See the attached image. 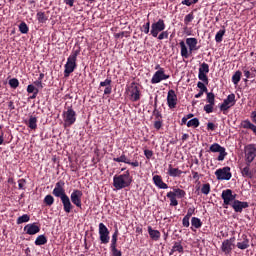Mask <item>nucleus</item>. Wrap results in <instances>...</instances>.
Here are the masks:
<instances>
[{"instance_id": "obj_1", "label": "nucleus", "mask_w": 256, "mask_h": 256, "mask_svg": "<svg viewBox=\"0 0 256 256\" xmlns=\"http://www.w3.org/2000/svg\"><path fill=\"white\" fill-rule=\"evenodd\" d=\"M64 186H65L64 181L61 180V181L57 182L56 186L53 190V195L58 197V198H61V201H62L63 206H64V211L66 213H70L71 210L73 209V205L71 203V200H70L69 196L65 192Z\"/></svg>"}, {"instance_id": "obj_2", "label": "nucleus", "mask_w": 256, "mask_h": 256, "mask_svg": "<svg viewBox=\"0 0 256 256\" xmlns=\"http://www.w3.org/2000/svg\"><path fill=\"white\" fill-rule=\"evenodd\" d=\"M133 182V177L130 174V171L127 170L124 174L114 175L113 185L116 190H121L127 188Z\"/></svg>"}, {"instance_id": "obj_3", "label": "nucleus", "mask_w": 256, "mask_h": 256, "mask_svg": "<svg viewBox=\"0 0 256 256\" xmlns=\"http://www.w3.org/2000/svg\"><path fill=\"white\" fill-rule=\"evenodd\" d=\"M80 54V49L75 50L72 52V54L69 56L67 63L65 65V71L64 76L69 77L71 73L74 72V70L77 68V57Z\"/></svg>"}, {"instance_id": "obj_4", "label": "nucleus", "mask_w": 256, "mask_h": 256, "mask_svg": "<svg viewBox=\"0 0 256 256\" xmlns=\"http://www.w3.org/2000/svg\"><path fill=\"white\" fill-rule=\"evenodd\" d=\"M185 196H186V192L179 188H173V191H170L168 192V194H166V197H168L170 201V206H177L178 205L177 198L182 199Z\"/></svg>"}, {"instance_id": "obj_5", "label": "nucleus", "mask_w": 256, "mask_h": 256, "mask_svg": "<svg viewBox=\"0 0 256 256\" xmlns=\"http://www.w3.org/2000/svg\"><path fill=\"white\" fill-rule=\"evenodd\" d=\"M236 194H233V191L231 189L223 190L221 193V198L223 200V208H228V205L233 204V202L236 200Z\"/></svg>"}, {"instance_id": "obj_6", "label": "nucleus", "mask_w": 256, "mask_h": 256, "mask_svg": "<svg viewBox=\"0 0 256 256\" xmlns=\"http://www.w3.org/2000/svg\"><path fill=\"white\" fill-rule=\"evenodd\" d=\"M246 164H251L256 158V145L249 144L244 150Z\"/></svg>"}, {"instance_id": "obj_7", "label": "nucleus", "mask_w": 256, "mask_h": 256, "mask_svg": "<svg viewBox=\"0 0 256 256\" xmlns=\"http://www.w3.org/2000/svg\"><path fill=\"white\" fill-rule=\"evenodd\" d=\"M165 28V21L163 19H159L157 22L152 23V29L150 30V34H152V37L157 38L159 33L163 32Z\"/></svg>"}, {"instance_id": "obj_8", "label": "nucleus", "mask_w": 256, "mask_h": 256, "mask_svg": "<svg viewBox=\"0 0 256 256\" xmlns=\"http://www.w3.org/2000/svg\"><path fill=\"white\" fill-rule=\"evenodd\" d=\"M217 180H230L232 178L231 168L226 166L215 171Z\"/></svg>"}, {"instance_id": "obj_9", "label": "nucleus", "mask_w": 256, "mask_h": 256, "mask_svg": "<svg viewBox=\"0 0 256 256\" xmlns=\"http://www.w3.org/2000/svg\"><path fill=\"white\" fill-rule=\"evenodd\" d=\"M209 151L213 152V153H219V155L217 157L218 161H223L225 159V157L227 156L226 149L224 147H222L221 145H219L218 143H213L212 145H210Z\"/></svg>"}, {"instance_id": "obj_10", "label": "nucleus", "mask_w": 256, "mask_h": 256, "mask_svg": "<svg viewBox=\"0 0 256 256\" xmlns=\"http://www.w3.org/2000/svg\"><path fill=\"white\" fill-rule=\"evenodd\" d=\"M110 232L109 229L106 227L104 223L99 224V235H100V241L102 245H107L110 241Z\"/></svg>"}, {"instance_id": "obj_11", "label": "nucleus", "mask_w": 256, "mask_h": 256, "mask_svg": "<svg viewBox=\"0 0 256 256\" xmlns=\"http://www.w3.org/2000/svg\"><path fill=\"white\" fill-rule=\"evenodd\" d=\"M119 231L116 229L114 234H112V240L110 241V251H112V256H122L121 250L117 249Z\"/></svg>"}, {"instance_id": "obj_12", "label": "nucleus", "mask_w": 256, "mask_h": 256, "mask_svg": "<svg viewBox=\"0 0 256 256\" xmlns=\"http://www.w3.org/2000/svg\"><path fill=\"white\" fill-rule=\"evenodd\" d=\"M63 118L66 126H71L76 122V112L69 107L67 111L63 113Z\"/></svg>"}, {"instance_id": "obj_13", "label": "nucleus", "mask_w": 256, "mask_h": 256, "mask_svg": "<svg viewBox=\"0 0 256 256\" xmlns=\"http://www.w3.org/2000/svg\"><path fill=\"white\" fill-rule=\"evenodd\" d=\"M235 243V237H231L230 239H226L221 244V251L224 255H231L233 251V246Z\"/></svg>"}, {"instance_id": "obj_14", "label": "nucleus", "mask_w": 256, "mask_h": 256, "mask_svg": "<svg viewBox=\"0 0 256 256\" xmlns=\"http://www.w3.org/2000/svg\"><path fill=\"white\" fill-rule=\"evenodd\" d=\"M236 104V96L235 94H229L223 103L220 105L221 111H227L229 108Z\"/></svg>"}, {"instance_id": "obj_15", "label": "nucleus", "mask_w": 256, "mask_h": 256, "mask_svg": "<svg viewBox=\"0 0 256 256\" xmlns=\"http://www.w3.org/2000/svg\"><path fill=\"white\" fill-rule=\"evenodd\" d=\"M170 78V75H166L165 74V70L163 68H160V70L156 71V73H154V76H152V80H150V82L152 84H158L163 80H167Z\"/></svg>"}, {"instance_id": "obj_16", "label": "nucleus", "mask_w": 256, "mask_h": 256, "mask_svg": "<svg viewBox=\"0 0 256 256\" xmlns=\"http://www.w3.org/2000/svg\"><path fill=\"white\" fill-rule=\"evenodd\" d=\"M237 249L244 251L245 249H249L250 240L246 234H242L238 237V242L236 243Z\"/></svg>"}, {"instance_id": "obj_17", "label": "nucleus", "mask_w": 256, "mask_h": 256, "mask_svg": "<svg viewBox=\"0 0 256 256\" xmlns=\"http://www.w3.org/2000/svg\"><path fill=\"white\" fill-rule=\"evenodd\" d=\"M82 196H83V192L78 189H75L71 194L72 203L75 204L79 208L82 207Z\"/></svg>"}, {"instance_id": "obj_18", "label": "nucleus", "mask_w": 256, "mask_h": 256, "mask_svg": "<svg viewBox=\"0 0 256 256\" xmlns=\"http://www.w3.org/2000/svg\"><path fill=\"white\" fill-rule=\"evenodd\" d=\"M166 101L168 102V107L170 109L176 108L178 98L174 90L168 91V97L166 98Z\"/></svg>"}, {"instance_id": "obj_19", "label": "nucleus", "mask_w": 256, "mask_h": 256, "mask_svg": "<svg viewBox=\"0 0 256 256\" xmlns=\"http://www.w3.org/2000/svg\"><path fill=\"white\" fill-rule=\"evenodd\" d=\"M231 207L233 208V210L235 212L241 213L243 211V209L249 207V203L248 202H242V201H239V200H234L231 204Z\"/></svg>"}, {"instance_id": "obj_20", "label": "nucleus", "mask_w": 256, "mask_h": 256, "mask_svg": "<svg viewBox=\"0 0 256 256\" xmlns=\"http://www.w3.org/2000/svg\"><path fill=\"white\" fill-rule=\"evenodd\" d=\"M140 90L139 87L135 85V83H132V85H130V100H132L133 102H137L138 100H140Z\"/></svg>"}, {"instance_id": "obj_21", "label": "nucleus", "mask_w": 256, "mask_h": 256, "mask_svg": "<svg viewBox=\"0 0 256 256\" xmlns=\"http://www.w3.org/2000/svg\"><path fill=\"white\" fill-rule=\"evenodd\" d=\"M114 162H118V163H126L128 165H132V167H138L139 166V162L136 160L134 162H131L130 159L127 158V156L122 153V155H120L119 157H116L114 159Z\"/></svg>"}, {"instance_id": "obj_22", "label": "nucleus", "mask_w": 256, "mask_h": 256, "mask_svg": "<svg viewBox=\"0 0 256 256\" xmlns=\"http://www.w3.org/2000/svg\"><path fill=\"white\" fill-rule=\"evenodd\" d=\"M24 231L28 235H35L40 232V226L37 223H30L24 227Z\"/></svg>"}, {"instance_id": "obj_23", "label": "nucleus", "mask_w": 256, "mask_h": 256, "mask_svg": "<svg viewBox=\"0 0 256 256\" xmlns=\"http://www.w3.org/2000/svg\"><path fill=\"white\" fill-rule=\"evenodd\" d=\"M185 42L186 45L188 46L189 54H192L193 51H197L200 49V47H197L198 40L196 38H187Z\"/></svg>"}, {"instance_id": "obj_24", "label": "nucleus", "mask_w": 256, "mask_h": 256, "mask_svg": "<svg viewBox=\"0 0 256 256\" xmlns=\"http://www.w3.org/2000/svg\"><path fill=\"white\" fill-rule=\"evenodd\" d=\"M111 83H112L111 78H107L106 80L100 83V88L106 87L104 88V95H110L112 93Z\"/></svg>"}, {"instance_id": "obj_25", "label": "nucleus", "mask_w": 256, "mask_h": 256, "mask_svg": "<svg viewBox=\"0 0 256 256\" xmlns=\"http://www.w3.org/2000/svg\"><path fill=\"white\" fill-rule=\"evenodd\" d=\"M152 181H154V185H156V187L160 189L168 188V185L165 182H163V179L160 175H155L154 177H152Z\"/></svg>"}, {"instance_id": "obj_26", "label": "nucleus", "mask_w": 256, "mask_h": 256, "mask_svg": "<svg viewBox=\"0 0 256 256\" xmlns=\"http://www.w3.org/2000/svg\"><path fill=\"white\" fill-rule=\"evenodd\" d=\"M148 234L152 241H159V239H161V232L153 229L151 226H148Z\"/></svg>"}, {"instance_id": "obj_27", "label": "nucleus", "mask_w": 256, "mask_h": 256, "mask_svg": "<svg viewBox=\"0 0 256 256\" xmlns=\"http://www.w3.org/2000/svg\"><path fill=\"white\" fill-rule=\"evenodd\" d=\"M185 173L184 171L178 169V168H173L172 165H168V175L170 177L176 178V177H181V175Z\"/></svg>"}, {"instance_id": "obj_28", "label": "nucleus", "mask_w": 256, "mask_h": 256, "mask_svg": "<svg viewBox=\"0 0 256 256\" xmlns=\"http://www.w3.org/2000/svg\"><path fill=\"white\" fill-rule=\"evenodd\" d=\"M179 46H180L181 57L188 59L191 54H190V50L188 51V48H187L185 42L184 41L179 42Z\"/></svg>"}, {"instance_id": "obj_29", "label": "nucleus", "mask_w": 256, "mask_h": 256, "mask_svg": "<svg viewBox=\"0 0 256 256\" xmlns=\"http://www.w3.org/2000/svg\"><path fill=\"white\" fill-rule=\"evenodd\" d=\"M241 127L243 129H250L253 131V133L256 135V126L252 124V122L248 119L241 121L240 123Z\"/></svg>"}, {"instance_id": "obj_30", "label": "nucleus", "mask_w": 256, "mask_h": 256, "mask_svg": "<svg viewBox=\"0 0 256 256\" xmlns=\"http://www.w3.org/2000/svg\"><path fill=\"white\" fill-rule=\"evenodd\" d=\"M37 121H38V120H37V117L31 115V116L29 117V120L26 121V125H27L30 129L35 130V129H37Z\"/></svg>"}, {"instance_id": "obj_31", "label": "nucleus", "mask_w": 256, "mask_h": 256, "mask_svg": "<svg viewBox=\"0 0 256 256\" xmlns=\"http://www.w3.org/2000/svg\"><path fill=\"white\" fill-rule=\"evenodd\" d=\"M176 251L178 253H184V248L180 242H174V244L171 248L170 255H173V253H176Z\"/></svg>"}, {"instance_id": "obj_32", "label": "nucleus", "mask_w": 256, "mask_h": 256, "mask_svg": "<svg viewBox=\"0 0 256 256\" xmlns=\"http://www.w3.org/2000/svg\"><path fill=\"white\" fill-rule=\"evenodd\" d=\"M241 174L243 177L252 178L253 172L250 169V164H247L244 168L241 169Z\"/></svg>"}, {"instance_id": "obj_33", "label": "nucleus", "mask_w": 256, "mask_h": 256, "mask_svg": "<svg viewBox=\"0 0 256 256\" xmlns=\"http://www.w3.org/2000/svg\"><path fill=\"white\" fill-rule=\"evenodd\" d=\"M241 77H242V72L241 71H236L232 78H231V81L234 85H238L239 82L241 81Z\"/></svg>"}, {"instance_id": "obj_34", "label": "nucleus", "mask_w": 256, "mask_h": 256, "mask_svg": "<svg viewBox=\"0 0 256 256\" xmlns=\"http://www.w3.org/2000/svg\"><path fill=\"white\" fill-rule=\"evenodd\" d=\"M48 239L45 235H39L36 240H35V245L41 246V245H46Z\"/></svg>"}, {"instance_id": "obj_35", "label": "nucleus", "mask_w": 256, "mask_h": 256, "mask_svg": "<svg viewBox=\"0 0 256 256\" xmlns=\"http://www.w3.org/2000/svg\"><path fill=\"white\" fill-rule=\"evenodd\" d=\"M203 225L201 219L197 218V217H192L191 218V226H193L195 229H199L201 228Z\"/></svg>"}, {"instance_id": "obj_36", "label": "nucleus", "mask_w": 256, "mask_h": 256, "mask_svg": "<svg viewBox=\"0 0 256 256\" xmlns=\"http://www.w3.org/2000/svg\"><path fill=\"white\" fill-rule=\"evenodd\" d=\"M209 72V65L207 63H202L198 69V74H208Z\"/></svg>"}, {"instance_id": "obj_37", "label": "nucleus", "mask_w": 256, "mask_h": 256, "mask_svg": "<svg viewBox=\"0 0 256 256\" xmlns=\"http://www.w3.org/2000/svg\"><path fill=\"white\" fill-rule=\"evenodd\" d=\"M225 33H226V30H225V29L219 30V31L216 33V35H215V42H216V43L222 42Z\"/></svg>"}, {"instance_id": "obj_38", "label": "nucleus", "mask_w": 256, "mask_h": 256, "mask_svg": "<svg viewBox=\"0 0 256 256\" xmlns=\"http://www.w3.org/2000/svg\"><path fill=\"white\" fill-rule=\"evenodd\" d=\"M199 125H200V121H199L198 118H193V119L189 120V121L186 123V126H187V127H194V128H197Z\"/></svg>"}, {"instance_id": "obj_39", "label": "nucleus", "mask_w": 256, "mask_h": 256, "mask_svg": "<svg viewBox=\"0 0 256 256\" xmlns=\"http://www.w3.org/2000/svg\"><path fill=\"white\" fill-rule=\"evenodd\" d=\"M30 221V216L28 214H24L17 219V224H22Z\"/></svg>"}, {"instance_id": "obj_40", "label": "nucleus", "mask_w": 256, "mask_h": 256, "mask_svg": "<svg viewBox=\"0 0 256 256\" xmlns=\"http://www.w3.org/2000/svg\"><path fill=\"white\" fill-rule=\"evenodd\" d=\"M211 191V185L209 183H205L202 185L201 193L208 195Z\"/></svg>"}, {"instance_id": "obj_41", "label": "nucleus", "mask_w": 256, "mask_h": 256, "mask_svg": "<svg viewBox=\"0 0 256 256\" xmlns=\"http://www.w3.org/2000/svg\"><path fill=\"white\" fill-rule=\"evenodd\" d=\"M198 79H199L200 81H202V83H204L205 85H208V84H209V79H208L207 74L198 73Z\"/></svg>"}, {"instance_id": "obj_42", "label": "nucleus", "mask_w": 256, "mask_h": 256, "mask_svg": "<svg viewBox=\"0 0 256 256\" xmlns=\"http://www.w3.org/2000/svg\"><path fill=\"white\" fill-rule=\"evenodd\" d=\"M37 19H38L39 23H45L48 20V18L46 17L44 12H38Z\"/></svg>"}, {"instance_id": "obj_43", "label": "nucleus", "mask_w": 256, "mask_h": 256, "mask_svg": "<svg viewBox=\"0 0 256 256\" xmlns=\"http://www.w3.org/2000/svg\"><path fill=\"white\" fill-rule=\"evenodd\" d=\"M193 20H194V14L193 13H189L188 15H186L184 17V24L186 26H188Z\"/></svg>"}, {"instance_id": "obj_44", "label": "nucleus", "mask_w": 256, "mask_h": 256, "mask_svg": "<svg viewBox=\"0 0 256 256\" xmlns=\"http://www.w3.org/2000/svg\"><path fill=\"white\" fill-rule=\"evenodd\" d=\"M206 101H207V103H209V104H215V94H214V93H211V92L207 93V95H206Z\"/></svg>"}, {"instance_id": "obj_45", "label": "nucleus", "mask_w": 256, "mask_h": 256, "mask_svg": "<svg viewBox=\"0 0 256 256\" xmlns=\"http://www.w3.org/2000/svg\"><path fill=\"white\" fill-rule=\"evenodd\" d=\"M214 106L215 104H212V103H208L206 104L204 107H203V110L207 113V114H210L214 111Z\"/></svg>"}, {"instance_id": "obj_46", "label": "nucleus", "mask_w": 256, "mask_h": 256, "mask_svg": "<svg viewBox=\"0 0 256 256\" xmlns=\"http://www.w3.org/2000/svg\"><path fill=\"white\" fill-rule=\"evenodd\" d=\"M19 30L22 34H27L29 32V28L27 26V24L25 22H22L20 25H19Z\"/></svg>"}, {"instance_id": "obj_47", "label": "nucleus", "mask_w": 256, "mask_h": 256, "mask_svg": "<svg viewBox=\"0 0 256 256\" xmlns=\"http://www.w3.org/2000/svg\"><path fill=\"white\" fill-rule=\"evenodd\" d=\"M197 88H199V91L201 92H204V93L208 92V88L206 87V84H204V82H198Z\"/></svg>"}, {"instance_id": "obj_48", "label": "nucleus", "mask_w": 256, "mask_h": 256, "mask_svg": "<svg viewBox=\"0 0 256 256\" xmlns=\"http://www.w3.org/2000/svg\"><path fill=\"white\" fill-rule=\"evenodd\" d=\"M198 2L199 0H183L181 4L190 7L191 5L197 4Z\"/></svg>"}, {"instance_id": "obj_49", "label": "nucleus", "mask_w": 256, "mask_h": 256, "mask_svg": "<svg viewBox=\"0 0 256 256\" xmlns=\"http://www.w3.org/2000/svg\"><path fill=\"white\" fill-rule=\"evenodd\" d=\"M144 34H149L150 32V21L146 22V24L142 25V29H140Z\"/></svg>"}, {"instance_id": "obj_50", "label": "nucleus", "mask_w": 256, "mask_h": 256, "mask_svg": "<svg viewBox=\"0 0 256 256\" xmlns=\"http://www.w3.org/2000/svg\"><path fill=\"white\" fill-rule=\"evenodd\" d=\"M44 202L48 205L51 206L54 203V197L52 195H47L44 199Z\"/></svg>"}, {"instance_id": "obj_51", "label": "nucleus", "mask_w": 256, "mask_h": 256, "mask_svg": "<svg viewBox=\"0 0 256 256\" xmlns=\"http://www.w3.org/2000/svg\"><path fill=\"white\" fill-rule=\"evenodd\" d=\"M169 38V32L168 31H162L160 32V35H158V40H164Z\"/></svg>"}, {"instance_id": "obj_52", "label": "nucleus", "mask_w": 256, "mask_h": 256, "mask_svg": "<svg viewBox=\"0 0 256 256\" xmlns=\"http://www.w3.org/2000/svg\"><path fill=\"white\" fill-rule=\"evenodd\" d=\"M11 88L16 89L19 86V81L16 78H13L9 81Z\"/></svg>"}, {"instance_id": "obj_53", "label": "nucleus", "mask_w": 256, "mask_h": 256, "mask_svg": "<svg viewBox=\"0 0 256 256\" xmlns=\"http://www.w3.org/2000/svg\"><path fill=\"white\" fill-rule=\"evenodd\" d=\"M243 73H244V76H245V78H246V79H244V82H248V79H249V78L255 77V75H253V74H252L250 71H248V70H244Z\"/></svg>"}, {"instance_id": "obj_54", "label": "nucleus", "mask_w": 256, "mask_h": 256, "mask_svg": "<svg viewBox=\"0 0 256 256\" xmlns=\"http://www.w3.org/2000/svg\"><path fill=\"white\" fill-rule=\"evenodd\" d=\"M182 226L189 227L190 226V218L187 216H184L182 219Z\"/></svg>"}, {"instance_id": "obj_55", "label": "nucleus", "mask_w": 256, "mask_h": 256, "mask_svg": "<svg viewBox=\"0 0 256 256\" xmlns=\"http://www.w3.org/2000/svg\"><path fill=\"white\" fill-rule=\"evenodd\" d=\"M152 114H154V116L156 117V121L161 120L162 114H161V112L157 108L154 109V112H152Z\"/></svg>"}, {"instance_id": "obj_56", "label": "nucleus", "mask_w": 256, "mask_h": 256, "mask_svg": "<svg viewBox=\"0 0 256 256\" xmlns=\"http://www.w3.org/2000/svg\"><path fill=\"white\" fill-rule=\"evenodd\" d=\"M194 213H195V207H189L185 216L188 218H191Z\"/></svg>"}, {"instance_id": "obj_57", "label": "nucleus", "mask_w": 256, "mask_h": 256, "mask_svg": "<svg viewBox=\"0 0 256 256\" xmlns=\"http://www.w3.org/2000/svg\"><path fill=\"white\" fill-rule=\"evenodd\" d=\"M36 91H39V89L36 88L34 85H29V86L27 87V92H28L29 94L35 93Z\"/></svg>"}, {"instance_id": "obj_58", "label": "nucleus", "mask_w": 256, "mask_h": 256, "mask_svg": "<svg viewBox=\"0 0 256 256\" xmlns=\"http://www.w3.org/2000/svg\"><path fill=\"white\" fill-rule=\"evenodd\" d=\"M162 126L163 123L161 120H156V122H154V128H156L157 130H160Z\"/></svg>"}, {"instance_id": "obj_59", "label": "nucleus", "mask_w": 256, "mask_h": 256, "mask_svg": "<svg viewBox=\"0 0 256 256\" xmlns=\"http://www.w3.org/2000/svg\"><path fill=\"white\" fill-rule=\"evenodd\" d=\"M144 156H146V159H151V157L153 156V151L144 150Z\"/></svg>"}, {"instance_id": "obj_60", "label": "nucleus", "mask_w": 256, "mask_h": 256, "mask_svg": "<svg viewBox=\"0 0 256 256\" xmlns=\"http://www.w3.org/2000/svg\"><path fill=\"white\" fill-rule=\"evenodd\" d=\"M18 184H19V189H24L25 184H26V180L25 179H20L18 181Z\"/></svg>"}, {"instance_id": "obj_61", "label": "nucleus", "mask_w": 256, "mask_h": 256, "mask_svg": "<svg viewBox=\"0 0 256 256\" xmlns=\"http://www.w3.org/2000/svg\"><path fill=\"white\" fill-rule=\"evenodd\" d=\"M215 129H216V126L214 123L212 122L207 123V130L214 131Z\"/></svg>"}, {"instance_id": "obj_62", "label": "nucleus", "mask_w": 256, "mask_h": 256, "mask_svg": "<svg viewBox=\"0 0 256 256\" xmlns=\"http://www.w3.org/2000/svg\"><path fill=\"white\" fill-rule=\"evenodd\" d=\"M250 118L252 119V122L256 124V111L251 112Z\"/></svg>"}, {"instance_id": "obj_63", "label": "nucleus", "mask_w": 256, "mask_h": 256, "mask_svg": "<svg viewBox=\"0 0 256 256\" xmlns=\"http://www.w3.org/2000/svg\"><path fill=\"white\" fill-rule=\"evenodd\" d=\"M75 0H64V3L70 7L74 6Z\"/></svg>"}, {"instance_id": "obj_64", "label": "nucleus", "mask_w": 256, "mask_h": 256, "mask_svg": "<svg viewBox=\"0 0 256 256\" xmlns=\"http://www.w3.org/2000/svg\"><path fill=\"white\" fill-rule=\"evenodd\" d=\"M34 84H35L38 88H40V89H42V88L44 87L41 80L35 81Z\"/></svg>"}]
</instances>
